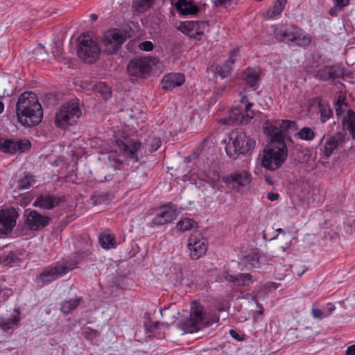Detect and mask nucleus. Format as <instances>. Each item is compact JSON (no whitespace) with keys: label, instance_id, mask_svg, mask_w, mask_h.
<instances>
[{"label":"nucleus","instance_id":"45","mask_svg":"<svg viewBox=\"0 0 355 355\" xmlns=\"http://www.w3.org/2000/svg\"><path fill=\"white\" fill-rule=\"evenodd\" d=\"M149 145V151L150 153L156 151L161 146V139L156 137H150L147 140Z\"/></svg>","mask_w":355,"mask_h":355},{"label":"nucleus","instance_id":"23","mask_svg":"<svg viewBox=\"0 0 355 355\" xmlns=\"http://www.w3.org/2000/svg\"><path fill=\"white\" fill-rule=\"evenodd\" d=\"M175 8L178 12L184 15H196L200 10L198 6L187 0H179L175 3Z\"/></svg>","mask_w":355,"mask_h":355},{"label":"nucleus","instance_id":"30","mask_svg":"<svg viewBox=\"0 0 355 355\" xmlns=\"http://www.w3.org/2000/svg\"><path fill=\"white\" fill-rule=\"evenodd\" d=\"M286 3V0H277L274 3L273 9L267 12V18L272 19L276 16L280 15L285 7Z\"/></svg>","mask_w":355,"mask_h":355},{"label":"nucleus","instance_id":"20","mask_svg":"<svg viewBox=\"0 0 355 355\" xmlns=\"http://www.w3.org/2000/svg\"><path fill=\"white\" fill-rule=\"evenodd\" d=\"M119 146L126 156L132 159L134 162H137L139 161L137 151L141 147V142L139 141H132L128 144L120 141L119 143Z\"/></svg>","mask_w":355,"mask_h":355},{"label":"nucleus","instance_id":"7","mask_svg":"<svg viewBox=\"0 0 355 355\" xmlns=\"http://www.w3.org/2000/svg\"><path fill=\"white\" fill-rule=\"evenodd\" d=\"M80 115L78 104L76 102H67L57 112L55 123L58 128H65L75 123Z\"/></svg>","mask_w":355,"mask_h":355},{"label":"nucleus","instance_id":"2","mask_svg":"<svg viewBox=\"0 0 355 355\" xmlns=\"http://www.w3.org/2000/svg\"><path fill=\"white\" fill-rule=\"evenodd\" d=\"M210 325L205 307L196 301L191 304L189 317L178 324V328L184 334L197 332Z\"/></svg>","mask_w":355,"mask_h":355},{"label":"nucleus","instance_id":"62","mask_svg":"<svg viewBox=\"0 0 355 355\" xmlns=\"http://www.w3.org/2000/svg\"><path fill=\"white\" fill-rule=\"evenodd\" d=\"M327 313L325 314V316H329L331 314V313L335 310V306L332 304H327Z\"/></svg>","mask_w":355,"mask_h":355},{"label":"nucleus","instance_id":"5","mask_svg":"<svg viewBox=\"0 0 355 355\" xmlns=\"http://www.w3.org/2000/svg\"><path fill=\"white\" fill-rule=\"evenodd\" d=\"M32 107V113L31 114L32 120L35 122H41L43 117V110L41 104L38 102L36 94L32 92H26L21 94L16 104V112L20 114H24L27 112V109Z\"/></svg>","mask_w":355,"mask_h":355},{"label":"nucleus","instance_id":"32","mask_svg":"<svg viewBox=\"0 0 355 355\" xmlns=\"http://www.w3.org/2000/svg\"><path fill=\"white\" fill-rule=\"evenodd\" d=\"M16 113H17V116L19 122L20 123H21L22 125H25L27 126H31V125H37L40 123V122H35V121H33V120H32L31 122L29 121L32 119L31 117V114L32 113H33L32 112V107H29L27 109V112H26V113H24V114H20V113L19 112H16Z\"/></svg>","mask_w":355,"mask_h":355},{"label":"nucleus","instance_id":"44","mask_svg":"<svg viewBox=\"0 0 355 355\" xmlns=\"http://www.w3.org/2000/svg\"><path fill=\"white\" fill-rule=\"evenodd\" d=\"M331 79L342 78L344 76V68L339 65L329 66Z\"/></svg>","mask_w":355,"mask_h":355},{"label":"nucleus","instance_id":"58","mask_svg":"<svg viewBox=\"0 0 355 355\" xmlns=\"http://www.w3.org/2000/svg\"><path fill=\"white\" fill-rule=\"evenodd\" d=\"M349 0H334V3L338 7L342 9L349 4Z\"/></svg>","mask_w":355,"mask_h":355},{"label":"nucleus","instance_id":"18","mask_svg":"<svg viewBox=\"0 0 355 355\" xmlns=\"http://www.w3.org/2000/svg\"><path fill=\"white\" fill-rule=\"evenodd\" d=\"M185 81L184 76L181 73H168L162 80V87L164 90H171L176 87L181 86Z\"/></svg>","mask_w":355,"mask_h":355},{"label":"nucleus","instance_id":"27","mask_svg":"<svg viewBox=\"0 0 355 355\" xmlns=\"http://www.w3.org/2000/svg\"><path fill=\"white\" fill-rule=\"evenodd\" d=\"M180 282L182 283L184 279L192 282L194 279L193 266L189 262L182 263L179 272Z\"/></svg>","mask_w":355,"mask_h":355},{"label":"nucleus","instance_id":"19","mask_svg":"<svg viewBox=\"0 0 355 355\" xmlns=\"http://www.w3.org/2000/svg\"><path fill=\"white\" fill-rule=\"evenodd\" d=\"M295 26L284 27L282 24L272 26L275 37L279 42H291L295 34Z\"/></svg>","mask_w":355,"mask_h":355},{"label":"nucleus","instance_id":"47","mask_svg":"<svg viewBox=\"0 0 355 355\" xmlns=\"http://www.w3.org/2000/svg\"><path fill=\"white\" fill-rule=\"evenodd\" d=\"M317 76L323 80H328L331 79L329 66L324 67L322 69L319 70L317 73Z\"/></svg>","mask_w":355,"mask_h":355},{"label":"nucleus","instance_id":"59","mask_svg":"<svg viewBox=\"0 0 355 355\" xmlns=\"http://www.w3.org/2000/svg\"><path fill=\"white\" fill-rule=\"evenodd\" d=\"M345 355H355V345H350L347 347Z\"/></svg>","mask_w":355,"mask_h":355},{"label":"nucleus","instance_id":"14","mask_svg":"<svg viewBox=\"0 0 355 355\" xmlns=\"http://www.w3.org/2000/svg\"><path fill=\"white\" fill-rule=\"evenodd\" d=\"M254 116V112H248L241 107H236L232 109L228 117L220 120L225 125H232L235 124H247Z\"/></svg>","mask_w":355,"mask_h":355},{"label":"nucleus","instance_id":"39","mask_svg":"<svg viewBox=\"0 0 355 355\" xmlns=\"http://www.w3.org/2000/svg\"><path fill=\"white\" fill-rule=\"evenodd\" d=\"M295 136L302 140L311 141L315 137V132L311 128L304 127Z\"/></svg>","mask_w":355,"mask_h":355},{"label":"nucleus","instance_id":"51","mask_svg":"<svg viewBox=\"0 0 355 355\" xmlns=\"http://www.w3.org/2000/svg\"><path fill=\"white\" fill-rule=\"evenodd\" d=\"M238 53L237 50H234L231 52L228 60L225 63V64H229L230 67L234 63L235 58L236 57Z\"/></svg>","mask_w":355,"mask_h":355},{"label":"nucleus","instance_id":"43","mask_svg":"<svg viewBox=\"0 0 355 355\" xmlns=\"http://www.w3.org/2000/svg\"><path fill=\"white\" fill-rule=\"evenodd\" d=\"M231 67L229 64L216 65L214 67V71L222 78H225L230 73Z\"/></svg>","mask_w":355,"mask_h":355},{"label":"nucleus","instance_id":"17","mask_svg":"<svg viewBox=\"0 0 355 355\" xmlns=\"http://www.w3.org/2000/svg\"><path fill=\"white\" fill-rule=\"evenodd\" d=\"M64 199L50 194H42L37 197L33 206L44 209H52L59 205Z\"/></svg>","mask_w":355,"mask_h":355},{"label":"nucleus","instance_id":"48","mask_svg":"<svg viewBox=\"0 0 355 355\" xmlns=\"http://www.w3.org/2000/svg\"><path fill=\"white\" fill-rule=\"evenodd\" d=\"M146 176V172L138 168L137 171H133L131 173L130 178L133 180H137L138 179V178H144Z\"/></svg>","mask_w":355,"mask_h":355},{"label":"nucleus","instance_id":"12","mask_svg":"<svg viewBox=\"0 0 355 355\" xmlns=\"http://www.w3.org/2000/svg\"><path fill=\"white\" fill-rule=\"evenodd\" d=\"M207 27V21H188L181 22L178 29L189 37L200 40Z\"/></svg>","mask_w":355,"mask_h":355},{"label":"nucleus","instance_id":"33","mask_svg":"<svg viewBox=\"0 0 355 355\" xmlns=\"http://www.w3.org/2000/svg\"><path fill=\"white\" fill-rule=\"evenodd\" d=\"M266 132L270 135L272 137H273V139L272 141H276V140H282V130L280 129L279 125L277 124V121L275 122L274 124H271L270 125H268L267 124L266 127Z\"/></svg>","mask_w":355,"mask_h":355},{"label":"nucleus","instance_id":"37","mask_svg":"<svg viewBox=\"0 0 355 355\" xmlns=\"http://www.w3.org/2000/svg\"><path fill=\"white\" fill-rule=\"evenodd\" d=\"M198 223L191 218H183L177 224V228L181 232H185L197 227Z\"/></svg>","mask_w":355,"mask_h":355},{"label":"nucleus","instance_id":"29","mask_svg":"<svg viewBox=\"0 0 355 355\" xmlns=\"http://www.w3.org/2000/svg\"><path fill=\"white\" fill-rule=\"evenodd\" d=\"M298 162L306 167H311L315 162L314 157L309 150L300 151L297 153Z\"/></svg>","mask_w":355,"mask_h":355},{"label":"nucleus","instance_id":"56","mask_svg":"<svg viewBox=\"0 0 355 355\" xmlns=\"http://www.w3.org/2000/svg\"><path fill=\"white\" fill-rule=\"evenodd\" d=\"M230 334L234 338L235 340L241 341L243 340V338L235 330L230 329Z\"/></svg>","mask_w":355,"mask_h":355},{"label":"nucleus","instance_id":"4","mask_svg":"<svg viewBox=\"0 0 355 355\" xmlns=\"http://www.w3.org/2000/svg\"><path fill=\"white\" fill-rule=\"evenodd\" d=\"M78 46L77 53L85 62L92 64L99 58L101 47L98 43L89 35L83 33L78 39Z\"/></svg>","mask_w":355,"mask_h":355},{"label":"nucleus","instance_id":"25","mask_svg":"<svg viewBox=\"0 0 355 355\" xmlns=\"http://www.w3.org/2000/svg\"><path fill=\"white\" fill-rule=\"evenodd\" d=\"M243 79L246 85L255 90L259 85L260 78L255 70L252 68H248L243 74Z\"/></svg>","mask_w":355,"mask_h":355},{"label":"nucleus","instance_id":"16","mask_svg":"<svg viewBox=\"0 0 355 355\" xmlns=\"http://www.w3.org/2000/svg\"><path fill=\"white\" fill-rule=\"evenodd\" d=\"M17 213L14 208L0 211V233L10 232L16 225Z\"/></svg>","mask_w":355,"mask_h":355},{"label":"nucleus","instance_id":"40","mask_svg":"<svg viewBox=\"0 0 355 355\" xmlns=\"http://www.w3.org/2000/svg\"><path fill=\"white\" fill-rule=\"evenodd\" d=\"M18 322V318L14 315L8 318H1L0 320V327L5 331H8L12 325H15Z\"/></svg>","mask_w":355,"mask_h":355},{"label":"nucleus","instance_id":"34","mask_svg":"<svg viewBox=\"0 0 355 355\" xmlns=\"http://www.w3.org/2000/svg\"><path fill=\"white\" fill-rule=\"evenodd\" d=\"M344 121L352 138L355 140V112L352 110H348L347 116L344 119Z\"/></svg>","mask_w":355,"mask_h":355},{"label":"nucleus","instance_id":"3","mask_svg":"<svg viewBox=\"0 0 355 355\" xmlns=\"http://www.w3.org/2000/svg\"><path fill=\"white\" fill-rule=\"evenodd\" d=\"M256 141L241 130H234L230 135V141L226 145L225 151L230 157L238 154H249L254 148Z\"/></svg>","mask_w":355,"mask_h":355},{"label":"nucleus","instance_id":"54","mask_svg":"<svg viewBox=\"0 0 355 355\" xmlns=\"http://www.w3.org/2000/svg\"><path fill=\"white\" fill-rule=\"evenodd\" d=\"M307 270L304 266H295L293 269V272L296 273L297 276L300 277Z\"/></svg>","mask_w":355,"mask_h":355},{"label":"nucleus","instance_id":"28","mask_svg":"<svg viewBox=\"0 0 355 355\" xmlns=\"http://www.w3.org/2000/svg\"><path fill=\"white\" fill-rule=\"evenodd\" d=\"M277 124L279 125L282 135L292 133L297 130V124L295 121L289 120L277 121Z\"/></svg>","mask_w":355,"mask_h":355},{"label":"nucleus","instance_id":"57","mask_svg":"<svg viewBox=\"0 0 355 355\" xmlns=\"http://www.w3.org/2000/svg\"><path fill=\"white\" fill-rule=\"evenodd\" d=\"M341 10V8L338 7L337 5L334 4V6L329 10V14L332 17H335L337 16L338 12Z\"/></svg>","mask_w":355,"mask_h":355},{"label":"nucleus","instance_id":"13","mask_svg":"<svg viewBox=\"0 0 355 355\" xmlns=\"http://www.w3.org/2000/svg\"><path fill=\"white\" fill-rule=\"evenodd\" d=\"M226 184L233 190L241 191L251 182L250 174L245 171H237L223 178Z\"/></svg>","mask_w":355,"mask_h":355},{"label":"nucleus","instance_id":"63","mask_svg":"<svg viewBox=\"0 0 355 355\" xmlns=\"http://www.w3.org/2000/svg\"><path fill=\"white\" fill-rule=\"evenodd\" d=\"M90 17H91L92 21H95L97 19V15H96L95 14H92L90 15Z\"/></svg>","mask_w":355,"mask_h":355},{"label":"nucleus","instance_id":"41","mask_svg":"<svg viewBox=\"0 0 355 355\" xmlns=\"http://www.w3.org/2000/svg\"><path fill=\"white\" fill-rule=\"evenodd\" d=\"M318 107L320 112V121L322 123H324L332 116L333 112L328 105H322L321 103H319Z\"/></svg>","mask_w":355,"mask_h":355},{"label":"nucleus","instance_id":"22","mask_svg":"<svg viewBox=\"0 0 355 355\" xmlns=\"http://www.w3.org/2000/svg\"><path fill=\"white\" fill-rule=\"evenodd\" d=\"M175 209L172 207H167L162 210L153 220L152 223L155 225H162L170 223L176 218Z\"/></svg>","mask_w":355,"mask_h":355},{"label":"nucleus","instance_id":"15","mask_svg":"<svg viewBox=\"0 0 355 355\" xmlns=\"http://www.w3.org/2000/svg\"><path fill=\"white\" fill-rule=\"evenodd\" d=\"M25 224L31 231H40L47 227L51 218L48 216H44L36 210H31L25 215Z\"/></svg>","mask_w":355,"mask_h":355},{"label":"nucleus","instance_id":"10","mask_svg":"<svg viewBox=\"0 0 355 355\" xmlns=\"http://www.w3.org/2000/svg\"><path fill=\"white\" fill-rule=\"evenodd\" d=\"M187 247L190 251L191 259L198 260L206 254L207 241L200 233L196 232L189 236Z\"/></svg>","mask_w":355,"mask_h":355},{"label":"nucleus","instance_id":"64","mask_svg":"<svg viewBox=\"0 0 355 355\" xmlns=\"http://www.w3.org/2000/svg\"><path fill=\"white\" fill-rule=\"evenodd\" d=\"M159 324H160L159 322H155L153 323V327L154 329H157L159 327Z\"/></svg>","mask_w":355,"mask_h":355},{"label":"nucleus","instance_id":"31","mask_svg":"<svg viewBox=\"0 0 355 355\" xmlns=\"http://www.w3.org/2000/svg\"><path fill=\"white\" fill-rule=\"evenodd\" d=\"M94 92L101 94L104 100H107L111 97L112 92L110 88L103 82L98 83L93 86Z\"/></svg>","mask_w":355,"mask_h":355},{"label":"nucleus","instance_id":"53","mask_svg":"<svg viewBox=\"0 0 355 355\" xmlns=\"http://www.w3.org/2000/svg\"><path fill=\"white\" fill-rule=\"evenodd\" d=\"M241 102L242 104L244 105L245 107L243 109L245 111L248 112H253L252 110H250V107H252V104L249 103L247 96H245L242 97Z\"/></svg>","mask_w":355,"mask_h":355},{"label":"nucleus","instance_id":"61","mask_svg":"<svg viewBox=\"0 0 355 355\" xmlns=\"http://www.w3.org/2000/svg\"><path fill=\"white\" fill-rule=\"evenodd\" d=\"M337 116H340L345 112V106L335 105Z\"/></svg>","mask_w":355,"mask_h":355},{"label":"nucleus","instance_id":"11","mask_svg":"<svg viewBox=\"0 0 355 355\" xmlns=\"http://www.w3.org/2000/svg\"><path fill=\"white\" fill-rule=\"evenodd\" d=\"M126 38V33L121 30L112 29L108 31L104 35L105 51L110 54L116 52L125 42Z\"/></svg>","mask_w":355,"mask_h":355},{"label":"nucleus","instance_id":"24","mask_svg":"<svg viewBox=\"0 0 355 355\" xmlns=\"http://www.w3.org/2000/svg\"><path fill=\"white\" fill-rule=\"evenodd\" d=\"M224 278L227 282L235 283L239 286H247L254 279L250 273H240L236 276L226 273Z\"/></svg>","mask_w":355,"mask_h":355},{"label":"nucleus","instance_id":"49","mask_svg":"<svg viewBox=\"0 0 355 355\" xmlns=\"http://www.w3.org/2000/svg\"><path fill=\"white\" fill-rule=\"evenodd\" d=\"M139 47L141 50L150 51L153 49V44L150 41H145L140 43Z\"/></svg>","mask_w":355,"mask_h":355},{"label":"nucleus","instance_id":"26","mask_svg":"<svg viewBox=\"0 0 355 355\" xmlns=\"http://www.w3.org/2000/svg\"><path fill=\"white\" fill-rule=\"evenodd\" d=\"M291 42H294L297 46H306L310 44L311 42V37L309 35L304 34L302 30L295 27Z\"/></svg>","mask_w":355,"mask_h":355},{"label":"nucleus","instance_id":"46","mask_svg":"<svg viewBox=\"0 0 355 355\" xmlns=\"http://www.w3.org/2000/svg\"><path fill=\"white\" fill-rule=\"evenodd\" d=\"M245 261L252 267L257 268L259 263V256L257 253H252L245 257Z\"/></svg>","mask_w":355,"mask_h":355},{"label":"nucleus","instance_id":"60","mask_svg":"<svg viewBox=\"0 0 355 355\" xmlns=\"http://www.w3.org/2000/svg\"><path fill=\"white\" fill-rule=\"evenodd\" d=\"M279 196V194L277 193L270 192L268 193V198L270 201H275V200H277Z\"/></svg>","mask_w":355,"mask_h":355},{"label":"nucleus","instance_id":"38","mask_svg":"<svg viewBox=\"0 0 355 355\" xmlns=\"http://www.w3.org/2000/svg\"><path fill=\"white\" fill-rule=\"evenodd\" d=\"M35 183L33 175H26L18 180V189L19 191L28 189Z\"/></svg>","mask_w":355,"mask_h":355},{"label":"nucleus","instance_id":"52","mask_svg":"<svg viewBox=\"0 0 355 355\" xmlns=\"http://www.w3.org/2000/svg\"><path fill=\"white\" fill-rule=\"evenodd\" d=\"M345 99H346V97L344 94H339V96H338L337 101L335 103V105H341V106H345V107H347V103L345 102Z\"/></svg>","mask_w":355,"mask_h":355},{"label":"nucleus","instance_id":"50","mask_svg":"<svg viewBox=\"0 0 355 355\" xmlns=\"http://www.w3.org/2000/svg\"><path fill=\"white\" fill-rule=\"evenodd\" d=\"M234 0H212L216 6L227 7L230 6Z\"/></svg>","mask_w":355,"mask_h":355},{"label":"nucleus","instance_id":"42","mask_svg":"<svg viewBox=\"0 0 355 355\" xmlns=\"http://www.w3.org/2000/svg\"><path fill=\"white\" fill-rule=\"evenodd\" d=\"M155 0H137L133 3V7L139 12H144L148 9Z\"/></svg>","mask_w":355,"mask_h":355},{"label":"nucleus","instance_id":"8","mask_svg":"<svg viewBox=\"0 0 355 355\" xmlns=\"http://www.w3.org/2000/svg\"><path fill=\"white\" fill-rule=\"evenodd\" d=\"M76 266V262L73 260L57 262L55 265L46 267L40 273L38 281L42 284L51 282L66 275Z\"/></svg>","mask_w":355,"mask_h":355},{"label":"nucleus","instance_id":"1","mask_svg":"<svg viewBox=\"0 0 355 355\" xmlns=\"http://www.w3.org/2000/svg\"><path fill=\"white\" fill-rule=\"evenodd\" d=\"M288 156V148L284 141H271L264 148L261 163L264 168L270 171L279 168Z\"/></svg>","mask_w":355,"mask_h":355},{"label":"nucleus","instance_id":"9","mask_svg":"<svg viewBox=\"0 0 355 355\" xmlns=\"http://www.w3.org/2000/svg\"><path fill=\"white\" fill-rule=\"evenodd\" d=\"M31 146V142L27 139L0 137V151L3 153L21 154L28 150Z\"/></svg>","mask_w":355,"mask_h":355},{"label":"nucleus","instance_id":"21","mask_svg":"<svg viewBox=\"0 0 355 355\" xmlns=\"http://www.w3.org/2000/svg\"><path fill=\"white\" fill-rule=\"evenodd\" d=\"M345 142V136L341 132H338L329 138L324 144V154L329 157L334 150Z\"/></svg>","mask_w":355,"mask_h":355},{"label":"nucleus","instance_id":"55","mask_svg":"<svg viewBox=\"0 0 355 355\" xmlns=\"http://www.w3.org/2000/svg\"><path fill=\"white\" fill-rule=\"evenodd\" d=\"M311 313L313 317L315 318H322L323 315L322 311L319 309H313L311 310Z\"/></svg>","mask_w":355,"mask_h":355},{"label":"nucleus","instance_id":"36","mask_svg":"<svg viewBox=\"0 0 355 355\" xmlns=\"http://www.w3.org/2000/svg\"><path fill=\"white\" fill-rule=\"evenodd\" d=\"M81 297H76L69 301H64L61 304L60 310L64 313H69L79 305Z\"/></svg>","mask_w":355,"mask_h":355},{"label":"nucleus","instance_id":"6","mask_svg":"<svg viewBox=\"0 0 355 355\" xmlns=\"http://www.w3.org/2000/svg\"><path fill=\"white\" fill-rule=\"evenodd\" d=\"M155 63V59L151 57H135L131 59L127 67L130 80L135 82L138 78H146L150 76Z\"/></svg>","mask_w":355,"mask_h":355},{"label":"nucleus","instance_id":"35","mask_svg":"<svg viewBox=\"0 0 355 355\" xmlns=\"http://www.w3.org/2000/svg\"><path fill=\"white\" fill-rule=\"evenodd\" d=\"M99 243L104 249H110L114 247L115 240L112 235L110 234H103L99 236Z\"/></svg>","mask_w":355,"mask_h":355}]
</instances>
